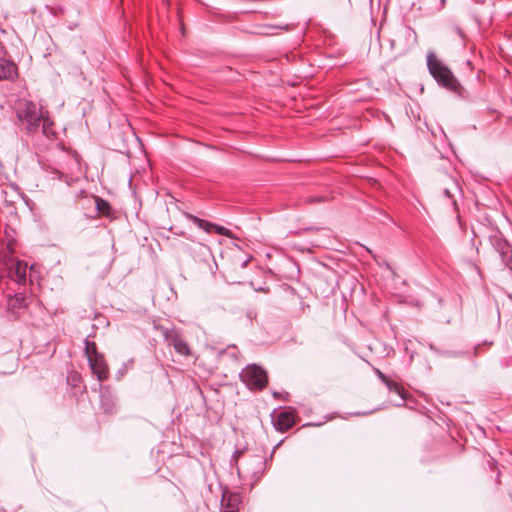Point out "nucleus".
<instances>
[{"label": "nucleus", "instance_id": "f257e3e1", "mask_svg": "<svg viewBox=\"0 0 512 512\" xmlns=\"http://www.w3.org/2000/svg\"><path fill=\"white\" fill-rule=\"evenodd\" d=\"M16 115L27 133H36L41 128L45 137L50 139L55 136L53 122L48 117V111L38 104L30 100H21L17 105Z\"/></svg>", "mask_w": 512, "mask_h": 512}, {"label": "nucleus", "instance_id": "f03ea898", "mask_svg": "<svg viewBox=\"0 0 512 512\" xmlns=\"http://www.w3.org/2000/svg\"><path fill=\"white\" fill-rule=\"evenodd\" d=\"M427 66L429 73L442 87L452 91L459 92L461 85L453 75L452 71L444 65L433 52L427 54Z\"/></svg>", "mask_w": 512, "mask_h": 512}, {"label": "nucleus", "instance_id": "7ed1b4c3", "mask_svg": "<svg viewBox=\"0 0 512 512\" xmlns=\"http://www.w3.org/2000/svg\"><path fill=\"white\" fill-rule=\"evenodd\" d=\"M59 166L60 168L48 166L46 171L53 175V179L64 181L68 186H71L82 172L81 157L76 152L67 155V160L59 162Z\"/></svg>", "mask_w": 512, "mask_h": 512}, {"label": "nucleus", "instance_id": "20e7f679", "mask_svg": "<svg viewBox=\"0 0 512 512\" xmlns=\"http://www.w3.org/2000/svg\"><path fill=\"white\" fill-rule=\"evenodd\" d=\"M240 378L249 389L262 390L268 383L266 371L256 364L246 366L240 373Z\"/></svg>", "mask_w": 512, "mask_h": 512}, {"label": "nucleus", "instance_id": "39448f33", "mask_svg": "<svg viewBox=\"0 0 512 512\" xmlns=\"http://www.w3.org/2000/svg\"><path fill=\"white\" fill-rule=\"evenodd\" d=\"M163 337L169 346H173L174 350L182 356H190L191 349L188 343L183 339L182 335L175 329L163 330Z\"/></svg>", "mask_w": 512, "mask_h": 512}, {"label": "nucleus", "instance_id": "423d86ee", "mask_svg": "<svg viewBox=\"0 0 512 512\" xmlns=\"http://www.w3.org/2000/svg\"><path fill=\"white\" fill-rule=\"evenodd\" d=\"M491 243L495 250L499 253L502 262L512 270V254L509 243L504 240L500 235H495L491 238Z\"/></svg>", "mask_w": 512, "mask_h": 512}, {"label": "nucleus", "instance_id": "0eeeda50", "mask_svg": "<svg viewBox=\"0 0 512 512\" xmlns=\"http://www.w3.org/2000/svg\"><path fill=\"white\" fill-rule=\"evenodd\" d=\"M27 308V298L23 293H17L9 297L7 301V310L13 320L18 319Z\"/></svg>", "mask_w": 512, "mask_h": 512}, {"label": "nucleus", "instance_id": "6e6552de", "mask_svg": "<svg viewBox=\"0 0 512 512\" xmlns=\"http://www.w3.org/2000/svg\"><path fill=\"white\" fill-rule=\"evenodd\" d=\"M187 219L197 225L200 229L204 230L207 233H211L212 231L216 232L219 235L228 236L229 230L223 226H219L213 223H210L206 220H203L197 216L186 213Z\"/></svg>", "mask_w": 512, "mask_h": 512}, {"label": "nucleus", "instance_id": "1a4fd4ad", "mask_svg": "<svg viewBox=\"0 0 512 512\" xmlns=\"http://www.w3.org/2000/svg\"><path fill=\"white\" fill-rule=\"evenodd\" d=\"M88 363L92 373L96 375L99 381L102 382L108 379L109 370L102 354L95 358L90 357V359H88Z\"/></svg>", "mask_w": 512, "mask_h": 512}, {"label": "nucleus", "instance_id": "9d476101", "mask_svg": "<svg viewBox=\"0 0 512 512\" xmlns=\"http://www.w3.org/2000/svg\"><path fill=\"white\" fill-rule=\"evenodd\" d=\"M273 424L276 430L285 432L295 424V416L292 411H280L273 417Z\"/></svg>", "mask_w": 512, "mask_h": 512}, {"label": "nucleus", "instance_id": "9b49d317", "mask_svg": "<svg viewBox=\"0 0 512 512\" xmlns=\"http://www.w3.org/2000/svg\"><path fill=\"white\" fill-rule=\"evenodd\" d=\"M17 78L18 68L14 61L0 57V81L14 82Z\"/></svg>", "mask_w": 512, "mask_h": 512}, {"label": "nucleus", "instance_id": "f8f14e48", "mask_svg": "<svg viewBox=\"0 0 512 512\" xmlns=\"http://www.w3.org/2000/svg\"><path fill=\"white\" fill-rule=\"evenodd\" d=\"M240 497L238 494L223 492L221 499V512H238Z\"/></svg>", "mask_w": 512, "mask_h": 512}, {"label": "nucleus", "instance_id": "ddd939ff", "mask_svg": "<svg viewBox=\"0 0 512 512\" xmlns=\"http://www.w3.org/2000/svg\"><path fill=\"white\" fill-rule=\"evenodd\" d=\"M28 265L26 262L18 260L15 263L14 271H13V280L19 284L26 283V275H27Z\"/></svg>", "mask_w": 512, "mask_h": 512}, {"label": "nucleus", "instance_id": "4468645a", "mask_svg": "<svg viewBox=\"0 0 512 512\" xmlns=\"http://www.w3.org/2000/svg\"><path fill=\"white\" fill-rule=\"evenodd\" d=\"M385 385L387 386L390 392H393L399 396V402H396V405H403L404 401L407 398V391L400 384L390 379Z\"/></svg>", "mask_w": 512, "mask_h": 512}, {"label": "nucleus", "instance_id": "2eb2a0df", "mask_svg": "<svg viewBox=\"0 0 512 512\" xmlns=\"http://www.w3.org/2000/svg\"><path fill=\"white\" fill-rule=\"evenodd\" d=\"M95 203H96V209L98 210L99 213L106 215V216L110 214L111 206L106 200H104L100 197H95Z\"/></svg>", "mask_w": 512, "mask_h": 512}, {"label": "nucleus", "instance_id": "dca6fc26", "mask_svg": "<svg viewBox=\"0 0 512 512\" xmlns=\"http://www.w3.org/2000/svg\"><path fill=\"white\" fill-rule=\"evenodd\" d=\"M85 354L88 359H90V357L95 358V357L101 355L97 351V346H96L95 342L89 341L88 339H85Z\"/></svg>", "mask_w": 512, "mask_h": 512}, {"label": "nucleus", "instance_id": "f3484780", "mask_svg": "<svg viewBox=\"0 0 512 512\" xmlns=\"http://www.w3.org/2000/svg\"><path fill=\"white\" fill-rule=\"evenodd\" d=\"M400 33L407 37L408 39H413L414 41L416 40V32L410 27H403Z\"/></svg>", "mask_w": 512, "mask_h": 512}, {"label": "nucleus", "instance_id": "a211bd4d", "mask_svg": "<svg viewBox=\"0 0 512 512\" xmlns=\"http://www.w3.org/2000/svg\"><path fill=\"white\" fill-rule=\"evenodd\" d=\"M197 246L199 248V253L202 256H207L208 254L211 253L210 248L207 245L199 242V243H197Z\"/></svg>", "mask_w": 512, "mask_h": 512}, {"label": "nucleus", "instance_id": "6ab92c4d", "mask_svg": "<svg viewBox=\"0 0 512 512\" xmlns=\"http://www.w3.org/2000/svg\"><path fill=\"white\" fill-rule=\"evenodd\" d=\"M375 373L376 375L378 376V378L383 382V383H387L389 381V378L383 373L381 372L379 369H376L375 370Z\"/></svg>", "mask_w": 512, "mask_h": 512}, {"label": "nucleus", "instance_id": "aec40b11", "mask_svg": "<svg viewBox=\"0 0 512 512\" xmlns=\"http://www.w3.org/2000/svg\"><path fill=\"white\" fill-rule=\"evenodd\" d=\"M502 365L505 366V367L512 366V355L504 358L503 361H502Z\"/></svg>", "mask_w": 512, "mask_h": 512}, {"label": "nucleus", "instance_id": "412c9836", "mask_svg": "<svg viewBox=\"0 0 512 512\" xmlns=\"http://www.w3.org/2000/svg\"><path fill=\"white\" fill-rule=\"evenodd\" d=\"M309 200H310L311 202H312V201H323V200H324V198H323V197H321V198H319V197H316V198L311 197V198H309Z\"/></svg>", "mask_w": 512, "mask_h": 512}, {"label": "nucleus", "instance_id": "4be33fe9", "mask_svg": "<svg viewBox=\"0 0 512 512\" xmlns=\"http://www.w3.org/2000/svg\"><path fill=\"white\" fill-rule=\"evenodd\" d=\"M34 269H35V265H31L30 266V274H29L30 278H32V275L34 273Z\"/></svg>", "mask_w": 512, "mask_h": 512}, {"label": "nucleus", "instance_id": "5701e85b", "mask_svg": "<svg viewBox=\"0 0 512 512\" xmlns=\"http://www.w3.org/2000/svg\"><path fill=\"white\" fill-rule=\"evenodd\" d=\"M444 194L446 195L447 198H451V194H450V191L448 189L444 190Z\"/></svg>", "mask_w": 512, "mask_h": 512}, {"label": "nucleus", "instance_id": "b1692460", "mask_svg": "<svg viewBox=\"0 0 512 512\" xmlns=\"http://www.w3.org/2000/svg\"><path fill=\"white\" fill-rule=\"evenodd\" d=\"M249 261H250V259H246V260H244L241 266H242L243 268H245V267L247 266V264H248V262H249Z\"/></svg>", "mask_w": 512, "mask_h": 512}, {"label": "nucleus", "instance_id": "393cba45", "mask_svg": "<svg viewBox=\"0 0 512 512\" xmlns=\"http://www.w3.org/2000/svg\"><path fill=\"white\" fill-rule=\"evenodd\" d=\"M441 6L440 8H443L445 6L446 0H440Z\"/></svg>", "mask_w": 512, "mask_h": 512}]
</instances>
